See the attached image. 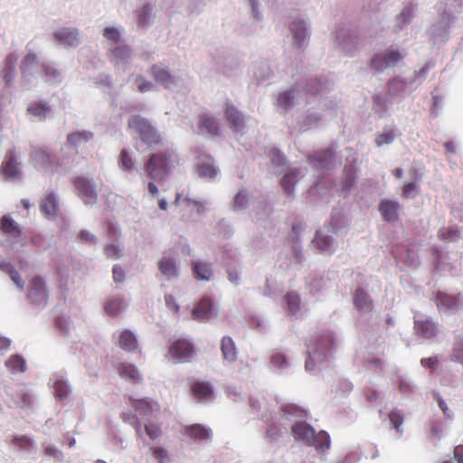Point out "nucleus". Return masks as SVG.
Instances as JSON below:
<instances>
[{"label":"nucleus","instance_id":"63","mask_svg":"<svg viewBox=\"0 0 463 463\" xmlns=\"http://www.w3.org/2000/svg\"><path fill=\"white\" fill-rule=\"evenodd\" d=\"M165 300L166 307L170 310H172L175 314H177L179 312V306L172 295H166L165 297Z\"/></svg>","mask_w":463,"mask_h":463},{"label":"nucleus","instance_id":"15","mask_svg":"<svg viewBox=\"0 0 463 463\" xmlns=\"http://www.w3.org/2000/svg\"><path fill=\"white\" fill-rule=\"evenodd\" d=\"M184 435L193 440L204 441L212 438V430L202 424L194 423L184 427Z\"/></svg>","mask_w":463,"mask_h":463},{"label":"nucleus","instance_id":"28","mask_svg":"<svg viewBox=\"0 0 463 463\" xmlns=\"http://www.w3.org/2000/svg\"><path fill=\"white\" fill-rule=\"evenodd\" d=\"M285 310L288 316H295L300 309V297L296 292H288L284 296Z\"/></svg>","mask_w":463,"mask_h":463},{"label":"nucleus","instance_id":"55","mask_svg":"<svg viewBox=\"0 0 463 463\" xmlns=\"http://www.w3.org/2000/svg\"><path fill=\"white\" fill-rule=\"evenodd\" d=\"M269 156L274 165L279 166L284 163V156L277 148H270L269 150Z\"/></svg>","mask_w":463,"mask_h":463},{"label":"nucleus","instance_id":"12","mask_svg":"<svg viewBox=\"0 0 463 463\" xmlns=\"http://www.w3.org/2000/svg\"><path fill=\"white\" fill-rule=\"evenodd\" d=\"M354 307L361 313H369L373 309V301L369 294L362 288H358L353 294Z\"/></svg>","mask_w":463,"mask_h":463},{"label":"nucleus","instance_id":"51","mask_svg":"<svg viewBox=\"0 0 463 463\" xmlns=\"http://www.w3.org/2000/svg\"><path fill=\"white\" fill-rule=\"evenodd\" d=\"M130 54H131V50L127 45L118 46L112 50V55L118 61H123V60L128 59L130 57Z\"/></svg>","mask_w":463,"mask_h":463},{"label":"nucleus","instance_id":"53","mask_svg":"<svg viewBox=\"0 0 463 463\" xmlns=\"http://www.w3.org/2000/svg\"><path fill=\"white\" fill-rule=\"evenodd\" d=\"M373 109L375 112L383 114L387 110V101L380 95L373 97Z\"/></svg>","mask_w":463,"mask_h":463},{"label":"nucleus","instance_id":"62","mask_svg":"<svg viewBox=\"0 0 463 463\" xmlns=\"http://www.w3.org/2000/svg\"><path fill=\"white\" fill-rule=\"evenodd\" d=\"M74 184L82 196L87 195V180L84 177H78L74 180Z\"/></svg>","mask_w":463,"mask_h":463},{"label":"nucleus","instance_id":"52","mask_svg":"<svg viewBox=\"0 0 463 463\" xmlns=\"http://www.w3.org/2000/svg\"><path fill=\"white\" fill-rule=\"evenodd\" d=\"M103 36L109 41L118 43L121 38L120 31L116 27H106L103 31Z\"/></svg>","mask_w":463,"mask_h":463},{"label":"nucleus","instance_id":"26","mask_svg":"<svg viewBox=\"0 0 463 463\" xmlns=\"http://www.w3.org/2000/svg\"><path fill=\"white\" fill-rule=\"evenodd\" d=\"M41 212L46 216H52L58 211V200L53 193L48 194L40 203Z\"/></svg>","mask_w":463,"mask_h":463},{"label":"nucleus","instance_id":"34","mask_svg":"<svg viewBox=\"0 0 463 463\" xmlns=\"http://www.w3.org/2000/svg\"><path fill=\"white\" fill-rule=\"evenodd\" d=\"M298 171L292 170L286 174L281 179V186L287 194H291L294 192V186L298 182Z\"/></svg>","mask_w":463,"mask_h":463},{"label":"nucleus","instance_id":"54","mask_svg":"<svg viewBox=\"0 0 463 463\" xmlns=\"http://www.w3.org/2000/svg\"><path fill=\"white\" fill-rule=\"evenodd\" d=\"M37 63V56L34 53L27 54L21 63V70L23 73L29 71L30 67Z\"/></svg>","mask_w":463,"mask_h":463},{"label":"nucleus","instance_id":"39","mask_svg":"<svg viewBox=\"0 0 463 463\" xmlns=\"http://www.w3.org/2000/svg\"><path fill=\"white\" fill-rule=\"evenodd\" d=\"M86 142V135L84 132H75L70 134L67 137L66 146L71 149H77L79 146H83Z\"/></svg>","mask_w":463,"mask_h":463},{"label":"nucleus","instance_id":"30","mask_svg":"<svg viewBox=\"0 0 463 463\" xmlns=\"http://www.w3.org/2000/svg\"><path fill=\"white\" fill-rule=\"evenodd\" d=\"M334 159V153L331 150H325L316 153L312 157V164L315 167L324 168L328 166Z\"/></svg>","mask_w":463,"mask_h":463},{"label":"nucleus","instance_id":"31","mask_svg":"<svg viewBox=\"0 0 463 463\" xmlns=\"http://www.w3.org/2000/svg\"><path fill=\"white\" fill-rule=\"evenodd\" d=\"M33 160L43 167H48L52 165L51 152L46 147L35 149L31 155Z\"/></svg>","mask_w":463,"mask_h":463},{"label":"nucleus","instance_id":"9","mask_svg":"<svg viewBox=\"0 0 463 463\" xmlns=\"http://www.w3.org/2000/svg\"><path fill=\"white\" fill-rule=\"evenodd\" d=\"M224 117L231 128L241 131L245 128V118L232 102H226L223 109Z\"/></svg>","mask_w":463,"mask_h":463},{"label":"nucleus","instance_id":"3","mask_svg":"<svg viewBox=\"0 0 463 463\" xmlns=\"http://www.w3.org/2000/svg\"><path fill=\"white\" fill-rule=\"evenodd\" d=\"M128 128H133L139 135L142 142L149 148L162 143V137L157 129L151 125L148 119L139 115L132 116L128 120Z\"/></svg>","mask_w":463,"mask_h":463},{"label":"nucleus","instance_id":"50","mask_svg":"<svg viewBox=\"0 0 463 463\" xmlns=\"http://www.w3.org/2000/svg\"><path fill=\"white\" fill-rule=\"evenodd\" d=\"M149 450L158 463H166L168 461V454L164 448L152 446Z\"/></svg>","mask_w":463,"mask_h":463},{"label":"nucleus","instance_id":"5","mask_svg":"<svg viewBox=\"0 0 463 463\" xmlns=\"http://www.w3.org/2000/svg\"><path fill=\"white\" fill-rule=\"evenodd\" d=\"M403 57L399 50L391 47L383 54H375L371 60V67L376 71H383L388 67L396 66Z\"/></svg>","mask_w":463,"mask_h":463},{"label":"nucleus","instance_id":"59","mask_svg":"<svg viewBox=\"0 0 463 463\" xmlns=\"http://www.w3.org/2000/svg\"><path fill=\"white\" fill-rule=\"evenodd\" d=\"M44 454L47 457H51V458H57V459H61L62 458L61 451L52 445H47L44 447Z\"/></svg>","mask_w":463,"mask_h":463},{"label":"nucleus","instance_id":"35","mask_svg":"<svg viewBox=\"0 0 463 463\" xmlns=\"http://www.w3.org/2000/svg\"><path fill=\"white\" fill-rule=\"evenodd\" d=\"M27 111L29 114L43 119L51 111V108L43 102H33L27 108Z\"/></svg>","mask_w":463,"mask_h":463},{"label":"nucleus","instance_id":"6","mask_svg":"<svg viewBox=\"0 0 463 463\" xmlns=\"http://www.w3.org/2000/svg\"><path fill=\"white\" fill-rule=\"evenodd\" d=\"M194 354L193 344L184 338L173 341L168 348V354L172 359L187 362Z\"/></svg>","mask_w":463,"mask_h":463},{"label":"nucleus","instance_id":"21","mask_svg":"<svg viewBox=\"0 0 463 463\" xmlns=\"http://www.w3.org/2000/svg\"><path fill=\"white\" fill-rule=\"evenodd\" d=\"M399 203L391 200H383L379 205V212L386 222L398 220Z\"/></svg>","mask_w":463,"mask_h":463},{"label":"nucleus","instance_id":"37","mask_svg":"<svg viewBox=\"0 0 463 463\" xmlns=\"http://www.w3.org/2000/svg\"><path fill=\"white\" fill-rule=\"evenodd\" d=\"M286 428L278 423H271L268 426L266 430L265 439L269 442L277 441L283 434Z\"/></svg>","mask_w":463,"mask_h":463},{"label":"nucleus","instance_id":"61","mask_svg":"<svg viewBox=\"0 0 463 463\" xmlns=\"http://www.w3.org/2000/svg\"><path fill=\"white\" fill-rule=\"evenodd\" d=\"M113 279L116 283H121L125 279V272L120 265H115L112 269Z\"/></svg>","mask_w":463,"mask_h":463},{"label":"nucleus","instance_id":"25","mask_svg":"<svg viewBox=\"0 0 463 463\" xmlns=\"http://www.w3.org/2000/svg\"><path fill=\"white\" fill-rule=\"evenodd\" d=\"M461 305L462 302L458 296H450L440 292L437 295V306L439 309H457Z\"/></svg>","mask_w":463,"mask_h":463},{"label":"nucleus","instance_id":"23","mask_svg":"<svg viewBox=\"0 0 463 463\" xmlns=\"http://www.w3.org/2000/svg\"><path fill=\"white\" fill-rule=\"evenodd\" d=\"M193 272L198 279L209 281L213 276L212 264L206 261H193Z\"/></svg>","mask_w":463,"mask_h":463},{"label":"nucleus","instance_id":"41","mask_svg":"<svg viewBox=\"0 0 463 463\" xmlns=\"http://www.w3.org/2000/svg\"><path fill=\"white\" fill-rule=\"evenodd\" d=\"M123 309V300L119 298L109 299L105 305L106 312L110 316H117Z\"/></svg>","mask_w":463,"mask_h":463},{"label":"nucleus","instance_id":"27","mask_svg":"<svg viewBox=\"0 0 463 463\" xmlns=\"http://www.w3.org/2000/svg\"><path fill=\"white\" fill-rule=\"evenodd\" d=\"M330 436L327 432L321 430L316 433L314 430V438L309 442L308 446H313L318 451H325L330 448Z\"/></svg>","mask_w":463,"mask_h":463},{"label":"nucleus","instance_id":"57","mask_svg":"<svg viewBox=\"0 0 463 463\" xmlns=\"http://www.w3.org/2000/svg\"><path fill=\"white\" fill-rule=\"evenodd\" d=\"M105 254L110 259H119L121 257V250L118 245L109 244L104 249Z\"/></svg>","mask_w":463,"mask_h":463},{"label":"nucleus","instance_id":"8","mask_svg":"<svg viewBox=\"0 0 463 463\" xmlns=\"http://www.w3.org/2000/svg\"><path fill=\"white\" fill-rule=\"evenodd\" d=\"M333 344H334V341H333L332 336L329 335H326L323 336L321 339V345H322L321 352L318 351V349H316V350H314V352L312 354V350H311L310 346L307 345L308 357H307V359L306 361V364H305L306 370L311 371L315 368V365H316L315 359H317L318 361L326 360L325 351L331 349L333 347Z\"/></svg>","mask_w":463,"mask_h":463},{"label":"nucleus","instance_id":"44","mask_svg":"<svg viewBox=\"0 0 463 463\" xmlns=\"http://www.w3.org/2000/svg\"><path fill=\"white\" fill-rule=\"evenodd\" d=\"M12 444L22 450L28 451L33 446V441L25 435L14 436Z\"/></svg>","mask_w":463,"mask_h":463},{"label":"nucleus","instance_id":"1","mask_svg":"<svg viewBox=\"0 0 463 463\" xmlns=\"http://www.w3.org/2000/svg\"><path fill=\"white\" fill-rule=\"evenodd\" d=\"M179 164L178 155L172 149H165L150 155L144 168L149 178L161 182L165 181Z\"/></svg>","mask_w":463,"mask_h":463},{"label":"nucleus","instance_id":"32","mask_svg":"<svg viewBox=\"0 0 463 463\" xmlns=\"http://www.w3.org/2000/svg\"><path fill=\"white\" fill-rule=\"evenodd\" d=\"M440 241L453 242L460 238V231L456 226L443 227L438 232Z\"/></svg>","mask_w":463,"mask_h":463},{"label":"nucleus","instance_id":"11","mask_svg":"<svg viewBox=\"0 0 463 463\" xmlns=\"http://www.w3.org/2000/svg\"><path fill=\"white\" fill-rule=\"evenodd\" d=\"M161 274L167 279L172 280L179 276V269L176 260L167 254H165L157 263Z\"/></svg>","mask_w":463,"mask_h":463},{"label":"nucleus","instance_id":"17","mask_svg":"<svg viewBox=\"0 0 463 463\" xmlns=\"http://www.w3.org/2000/svg\"><path fill=\"white\" fill-rule=\"evenodd\" d=\"M314 428L305 421L296 422L291 427L294 439L298 441H303L307 445L314 438Z\"/></svg>","mask_w":463,"mask_h":463},{"label":"nucleus","instance_id":"60","mask_svg":"<svg viewBox=\"0 0 463 463\" xmlns=\"http://www.w3.org/2000/svg\"><path fill=\"white\" fill-rule=\"evenodd\" d=\"M248 203L247 194L242 191L239 192L234 198V207L241 209L246 206Z\"/></svg>","mask_w":463,"mask_h":463},{"label":"nucleus","instance_id":"22","mask_svg":"<svg viewBox=\"0 0 463 463\" xmlns=\"http://www.w3.org/2000/svg\"><path fill=\"white\" fill-rule=\"evenodd\" d=\"M414 329L417 335L427 339L435 336L437 334L435 324L429 319L415 320Z\"/></svg>","mask_w":463,"mask_h":463},{"label":"nucleus","instance_id":"43","mask_svg":"<svg viewBox=\"0 0 463 463\" xmlns=\"http://www.w3.org/2000/svg\"><path fill=\"white\" fill-rule=\"evenodd\" d=\"M295 99L294 90H287L279 94L278 99L279 106L284 109H289L293 105Z\"/></svg>","mask_w":463,"mask_h":463},{"label":"nucleus","instance_id":"58","mask_svg":"<svg viewBox=\"0 0 463 463\" xmlns=\"http://www.w3.org/2000/svg\"><path fill=\"white\" fill-rule=\"evenodd\" d=\"M18 397L22 408H28L33 404V397L30 393L23 391L19 392Z\"/></svg>","mask_w":463,"mask_h":463},{"label":"nucleus","instance_id":"47","mask_svg":"<svg viewBox=\"0 0 463 463\" xmlns=\"http://www.w3.org/2000/svg\"><path fill=\"white\" fill-rule=\"evenodd\" d=\"M145 431L151 440H156L162 435L161 427L157 423L145 424Z\"/></svg>","mask_w":463,"mask_h":463},{"label":"nucleus","instance_id":"33","mask_svg":"<svg viewBox=\"0 0 463 463\" xmlns=\"http://www.w3.org/2000/svg\"><path fill=\"white\" fill-rule=\"evenodd\" d=\"M209 159L212 160V158ZM196 172L200 177L210 179L214 178L218 174V170L212 161L198 164Z\"/></svg>","mask_w":463,"mask_h":463},{"label":"nucleus","instance_id":"45","mask_svg":"<svg viewBox=\"0 0 463 463\" xmlns=\"http://www.w3.org/2000/svg\"><path fill=\"white\" fill-rule=\"evenodd\" d=\"M152 8L149 4L145 5L137 14V21L139 27H145L148 24Z\"/></svg>","mask_w":463,"mask_h":463},{"label":"nucleus","instance_id":"46","mask_svg":"<svg viewBox=\"0 0 463 463\" xmlns=\"http://www.w3.org/2000/svg\"><path fill=\"white\" fill-rule=\"evenodd\" d=\"M118 163L120 167L126 171H131L135 166L134 160L127 150L121 151Z\"/></svg>","mask_w":463,"mask_h":463},{"label":"nucleus","instance_id":"36","mask_svg":"<svg viewBox=\"0 0 463 463\" xmlns=\"http://www.w3.org/2000/svg\"><path fill=\"white\" fill-rule=\"evenodd\" d=\"M313 243L319 250L323 252L330 251V249L333 245V239L330 236L325 235L321 232H317L313 240Z\"/></svg>","mask_w":463,"mask_h":463},{"label":"nucleus","instance_id":"14","mask_svg":"<svg viewBox=\"0 0 463 463\" xmlns=\"http://www.w3.org/2000/svg\"><path fill=\"white\" fill-rule=\"evenodd\" d=\"M115 369L121 378L129 381L134 384H137L141 381L139 371L133 364L121 362L116 365Z\"/></svg>","mask_w":463,"mask_h":463},{"label":"nucleus","instance_id":"18","mask_svg":"<svg viewBox=\"0 0 463 463\" xmlns=\"http://www.w3.org/2000/svg\"><path fill=\"white\" fill-rule=\"evenodd\" d=\"M0 232L13 239H19L22 236L20 226L9 215H4L0 219Z\"/></svg>","mask_w":463,"mask_h":463},{"label":"nucleus","instance_id":"42","mask_svg":"<svg viewBox=\"0 0 463 463\" xmlns=\"http://www.w3.org/2000/svg\"><path fill=\"white\" fill-rule=\"evenodd\" d=\"M8 369L13 372L23 373L25 371V361L20 355H12L5 363Z\"/></svg>","mask_w":463,"mask_h":463},{"label":"nucleus","instance_id":"20","mask_svg":"<svg viewBox=\"0 0 463 463\" xmlns=\"http://www.w3.org/2000/svg\"><path fill=\"white\" fill-rule=\"evenodd\" d=\"M213 302L209 298H202L193 310V317L199 321H206L211 317Z\"/></svg>","mask_w":463,"mask_h":463},{"label":"nucleus","instance_id":"56","mask_svg":"<svg viewBox=\"0 0 463 463\" xmlns=\"http://www.w3.org/2000/svg\"><path fill=\"white\" fill-rule=\"evenodd\" d=\"M135 82H136L137 87L140 92H146V91L152 90L153 87H154L150 81H148L142 76L137 77Z\"/></svg>","mask_w":463,"mask_h":463},{"label":"nucleus","instance_id":"40","mask_svg":"<svg viewBox=\"0 0 463 463\" xmlns=\"http://www.w3.org/2000/svg\"><path fill=\"white\" fill-rule=\"evenodd\" d=\"M291 30L298 47H300L307 36L304 22L294 23L291 26Z\"/></svg>","mask_w":463,"mask_h":463},{"label":"nucleus","instance_id":"38","mask_svg":"<svg viewBox=\"0 0 463 463\" xmlns=\"http://www.w3.org/2000/svg\"><path fill=\"white\" fill-rule=\"evenodd\" d=\"M388 417H389V420H390L392 427L395 429L396 432L399 434V437H402V425L404 421L403 413L399 410H392L389 412Z\"/></svg>","mask_w":463,"mask_h":463},{"label":"nucleus","instance_id":"29","mask_svg":"<svg viewBox=\"0 0 463 463\" xmlns=\"http://www.w3.org/2000/svg\"><path fill=\"white\" fill-rule=\"evenodd\" d=\"M221 350L224 359L233 362L237 358L236 347L233 340L230 336H224L222 339Z\"/></svg>","mask_w":463,"mask_h":463},{"label":"nucleus","instance_id":"2","mask_svg":"<svg viewBox=\"0 0 463 463\" xmlns=\"http://www.w3.org/2000/svg\"><path fill=\"white\" fill-rule=\"evenodd\" d=\"M129 405L134 409L136 414L131 412H123L121 419L123 421L129 423L136 430L137 436L141 437V422L138 416L146 418L151 415L155 411L159 410V406L156 402L148 401L147 399H134L129 397Z\"/></svg>","mask_w":463,"mask_h":463},{"label":"nucleus","instance_id":"13","mask_svg":"<svg viewBox=\"0 0 463 463\" xmlns=\"http://www.w3.org/2000/svg\"><path fill=\"white\" fill-rule=\"evenodd\" d=\"M198 128L202 133H206L210 136H218L220 134V124L217 118L209 113L199 115Z\"/></svg>","mask_w":463,"mask_h":463},{"label":"nucleus","instance_id":"24","mask_svg":"<svg viewBox=\"0 0 463 463\" xmlns=\"http://www.w3.org/2000/svg\"><path fill=\"white\" fill-rule=\"evenodd\" d=\"M118 344L121 349L127 352H133L138 346L136 335L128 329H125L119 334Z\"/></svg>","mask_w":463,"mask_h":463},{"label":"nucleus","instance_id":"4","mask_svg":"<svg viewBox=\"0 0 463 463\" xmlns=\"http://www.w3.org/2000/svg\"><path fill=\"white\" fill-rule=\"evenodd\" d=\"M21 155L13 147L5 152L0 165V175L6 181L19 180L23 176Z\"/></svg>","mask_w":463,"mask_h":463},{"label":"nucleus","instance_id":"19","mask_svg":"<svg viewBox=\"0 0 463 463\" xmlns=\"http://www.w3.org/2000/svg\"><path fill=\"white\" fill-rule=\"evenodd\" d=\"M54 36L64 45L76 46L80 43L78 31L72 28H61L54 33Z\"/></svg>","mask_w":463,"mask_h":463},{"label":"nucleus","instance_id":"7","mask_svg":"<svg viewBox=\"0 0 463 463\" xmlns=\"http://www.w3.org/2000/svg\"><path fill=\"white\" fill-rule=\"evenodd\" d=\"M27 298L33 304H46L48 294L45 282L42 278L35 277L30 281Z\"/></svg>","mask_w":463,"mask_h":463},{"label":"nucleus","instance_id":"10","mask_svg":"<svg viewBox=\"0 0 463 463\" xmlns=\"http://www.w3.org/2000/svg\"><path fill=\"white\" fill-rule=\"evenodd\" d=\"M150 74L153 79L165 89H172L177 85V80L163 64H155L151 67Z\"/></svg>","mask_w":463,"mask_h":463},{"label":"nucleus","instance_id":"64","mask_svg":"<svg viewBox=\"0 0 463 463\" xmlns=\"http://www.w3.org/2000/svg\"><path fill=\"white\" fill-rule=\"evenodd\" d=\"M453 457L457 463H463V445H458L454 448Z\"/></svg>","mask_w":463,"mask_h":463},{"label":"nucleus","instance_id":"48","mask_svg":"<svg viewBox=\"0 0 463 463\" xmlns=\"http://www.w3.org/2000/svg\"><path fill=\"white\" fill-rule=\"evenodd\" d=\"M395 137H396V134L393 130L384 131L376 137L375 144L378 146L391 144L394 140Z\"/></svg>","mask_w":463,"mask_h":463},{"label":"nucleus","instance_id":"16","mask_svg":"<svg viewBox=\"0 0 463 463\" xmlns=\"http://www.w3.org/2000/svg\"><path fill=\"white\" fill-rule=\"evenodd\" d=\"M190 388L193 395L200 401L213 398V389L209 382L194 380L190 383Z\"/></svg>","mask_w":463,"mask_h":463},{"label":"nucleus","instance_id":"49","mask_svg":"<svg viewBox=\"0 0 463 463\" xmlns=\"http://www.w3.org/2000/svg\"><path fill=\"white\" fill-rule=\"evenodd\" d=\"M53 389L55 394L61 399L63 400L68 397L69 394V386L63 380H58L53 384Z\"/></svg>","mask_w":463,"mask_h":463}]
</instances>
